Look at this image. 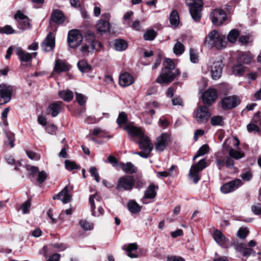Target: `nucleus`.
Masks as SVG:
<instances>
[{
    "label": "nucleus",
    "mask_w": 261,
    "mask_h": 261,
    "mask_svg": "<svg viewBox=\"0 0 261 261\" xmlns=\"http://www.w3.org/2000/svg\"><path fill=\"white\" fill-rule=\"evenodd\" d=\"M163 69H167L169 70H175V64L173 61L170 59H166L164 62V68Z\"/></svg>",
    "instance_id": "a18cd8bd"
},
{
    "label": "nucleus",
    "mask_w": 261,
    "mask_h": 261,
    "mask_svg": "<svg viewBox=\"0 0 261 261\" xmlns=\"http://www.w3.org/2000/svg\"><path fill=\"white\" fill-rule=\"evenodd\" d=\"M216 164L219 170H221L222 168L225 165V162L224 160L221 159H217L216 161Z\"/></svg>",
    "instance_id": "338daca9"
},
{
    "label": "nucleus",
    "mask_w": 261,
    "mask_h": 261,
    "mask_svg": "<svg viewBox=\"0 0 261 261\" xmlns=\"http://www.w3.org/2000/svg\"><path fill=\"white\" fill-rule=\"evenodd\" d=\"M134 82V77L127 72H125L120 75L119 84L122 87L128 86L132 85Z\"/></svg>",
    "instance_id": "412c9836"
},
{
    "label": "nucleus",
    "mask_w": 261,
    "mask_h": 261,
    "mask_svg": "<svg viewBox=\"0 0 261 261\" xmlns=\"http://www.w3.org/2000/svg\"><path fill=\"white\" fill-rule=\"evenodd\" d=\"M252 212L256 215H261V205L259 204L252 206Z\"/></svg>",
    "instance_id": "e2e57ef3"
},
{
    "label": "nucleus",
    "mask_w": 261,
    "mask_h": 261,
    "mask_svg": "<svg viewBox=\"0 0 261 261\" xmlns=\"http://www.w3.org/2000/svg\"><path fill=\"white\" fill-rule=\"evenodd\" d=\"M170 142V134L168 133H163L156 138L155 148L157 151H162L165 149Z\"/></svg>",
    "instance_id": "9d476101"
},
{
    "label": "nucleus",
    "mask_w": 261,
    "mask_h": 261,
    "mask_svg": "<svg viewBox=\"0 0 261 261\" xmlns=\"http://www.w3.org/2000/svg\"><path fill=\"white\" fill-rule=\"evenodd\" d=\"M184 45L180 42H177L174 46L173 52L176 55H181L184 51Z\"/></svg>",
    "instance_id": "ea45409f"
},
{
    "label": "nucleus",
    "mask_w": 261,
    "mask_h": 261,
    "mask_svg": "<svg viewBox=\"0 0 261 261\" xmlns=\"http://www.w3.org/2000/svg\"><path fill=\"white\" fill-rule=\"evenodd\" d=\"M70 69V65L65 61L61 59H56L55 61L54 71L56 73H59L68 71Z\"/></svg>",
    "instance_id": "6ab92c4d"
},
{
    "label": "nucleus",
    "mask_w": 261,
    "mask_h": 261,
    "mask_svg": "<svg viewBox=\"0 0 261 261\" xmlns=\"http://www.w3.org/2000/svg\"><path fill=\"white\" fill-rule=\"evenodd\" d=\"M15 19L18 22V27L22 30L31 28V23L29 18L20 11H18L15 14Z\"/></svg>",
    "instance_id": "ddd939ff"
},
{
    "label": "nucleus",
    "mask_w": 261,
    "mask_h": 261,
    "mask_svg": "<svg viewBox=\"0 0 261 261\" xmlns=\"http://www.w3.org/2000/svg\"><path fill=\"white\" fill-rule=\"evenodd\" d=\"M55 45V36L51 32L49 33L41 44V48L44 51L52 50Z\"/></svg>",
    "instance_id": "dca6fc26"
},
{
    "label": "nucleus",
    "mask_w": 261,
    "mask_h": 261,
    "mask_svg": "<svg viewBox=\"0 0 261 261\" xmlns=\"http://www.w3.org/2000/svg\"><path fill=\"white\" fill-rule=\"evenodd\" d=\"M206 167V163L204 159L200 160L197 164L192 166L189 172V176L194 183H197L200 180L199 172Z\"/></svg>",
    "instance_id": "0eeeda50"
},
{
    "label": "nucleus",
    "mask_w": 261,
    "mask_h": 261,
    "mask_svg": "<svg viewBox=\"0 0 261 261\" xmlns=\"http://www.w3.org/2000/svg\"><path fill=\"white\" fill-rule=\"evenodd\" d=\"M26 153L28 156L32 160L34 161H38L40 159V155L39 154H37L36 152L33 151L27 150Z\"/></svg>",
    "instance_id": "864d4df0"
},
{
    "label": "nucleus",
    "mask_w": 261,
    "mask_h": 261,
    "mask_svg": "<svg viewBox=\"0 0 261 261\" xmlns=\"http://www.w3.org/2000/svg\"><path fill=\"white\" fill-rule=\"evenodd\" d=\"M228 152L229 155L236 160H239L244 156L243 152L237 151L231 147L228 149Z\"/></svg>",
    "instance_id": "72a5a7b5"
},
{
    "label": "nucleus",
    "mask_w": 261,
    "mask_h": 261,
    "mask_svg": "<svg viewBox=\"0 0 261 261\" xmlns=\"http://www.w3.org/2000/svg\"><path fill=\"white\" fill-rule=\"evenodd\" d=\"M245 71V67L242 64H237L232 67V72L236 75H241Z\"/></svg>",
    "instance_id": "58836bf2"
},
{
    "label": "nucleus",
    "mask_w": 261,
    "mask_h": 261,
    "mask_svg": "<svg viewBox=\"0 0 261 261\" xmlns=\"http://www.w3.org/2000/svg\"><path fill=\"white\" fill-rule=\"evenodd\" d=\"M225 165L227 167L231 168L233 167L234 161L232 158L229 156H226L225 158Z\"/></svg>",
    "instance_id": "680f3d73"
},
{
    "label": "nucleus",
    "mask_w": 261,
    "mask_h": 261,
    "mask_svg": "<svg viewBox=\"0 0 261 261\" xmlns=\"http://www.w3.org/2000/svg\"><path fill=\"white\" fill-rule=\"evenodd\" d=\"M190 57L191 61L193 63H197L198 61V55L196 50L193 48L190 49Z\"/></svg>",
    "instance_id": "3c124183"
},
{
    "label": "nucleus",
    "mask_w": 261,
    "mask_h": 261,
    "mask_svg": "<svg viewBox=\"0 0 261 261\" xmlns=\"http://www.w3.org/2000/svg\"><path fill=\"white\" fill-rule=\"evenodd\" d=\"M47 177V174L44 171H39L37 175V181L42 184L43 182Z\"/></svg>",
    "instance_id": "8fccbe9b"
},
{
    "label": "nucleus",
    "mask_w": 261,
    "mask_h": 261,
    "mask_svg": "<svg viewBox=\"0 0 261 261\" xmlns=\"http://www.w3.org/2000/svg\"><path fill=\"white\" fill-rule=\"evenodd\" d=\"M248 232L249 230L247 228L241 227L239 229L237 232V235L239 238L244 239L246 237Z\"/></svg>",
    "instance_id": "603ef678"
},
{
    "label": "nucleus",
    "mask_w": 261,
    "mask_h": 261,
    "mask_svg": "<svg viewBox=\"0 0 261 261\" xmlns=\"http://www.w3.org/2000/svg\"><path fill=\"white\" fill-rule=\"evenodd\" d=\"M75 97L76 101H77L80 105L83 106L85 105L87 100V97L86 96H85L84 95L82 94L76 92Z\"/></svg>",
    "instance_id": "de8ad7c7"
},
{
    "label": "nucleus",
    "mask_w": 261,
    "mask_h": 261,
    "mask_svg": "<svg viewBox=\"0 0 261 261\" xmlns=\"http://www.w3.org/2000/svg\"><path fill=\"white\" fill-rule=\"evenodd\" d=\"M120 166L122 170L127 173L132 174L136 172L137 168L130 162H127L126 164L120 163Z\"/></svg>",
    "instance_id": "c85d7f7f"
},
{
    "label": "nucleus",
    "mask_w": 261,
    "mask_h": 261,
    "mask_svg": "<svg viewBox=\"0 0 261 261\" xmlns=\"http://www.w3.org/2000/svg\"><path fill=\"white\" fill-rule=\"evenodd\" d=\"M83 39V36L79 30H72L69 31L67 41L70 47H78L81 44Z\"/></svg>",
    "instance_id": "1a4fd4ad"
},
{
    "label": "nucleus",
    "mask_w": 261,
    "mask_h": 261,
    "mask_svg": "<svg viewBox=\"0 0 261 261\" xmlns=\"http://www.w3.org/2000/svg\"><path fill=\"white\" fill-rule=\"evenodd\" d=\"M127 42L123 39L116 40L114 44V48L118 51L124 50L127 48Z\"/></svg>",
    "instance_id": "c756f323"
},
{
    "label": "nucleus",
    "mask_w": 261,
    "mask_h": 261,
    "mask_svg": "<svg viewBox=\"0 0 261 261\" xmlns=\"http://www.w3.org/2000/svg\"><path fill=\"white\" fill-rule=\"evenodd\" d=\"M15 53L21 62H28L31 60L30 53L24 51L20 47L16 48Z\"/></svg>",
    "instance_id": "b1692460"
},
{
    "label": "nucleus",
    "mask_w": 261,
    "mask_h": 261,
    "mask_svg": "<svg viewBox=\"0 0 261 261\" xmlns=\"http://www.w3.org/2000/svg\"><path fill=\"white\" fill-rule=\"evenodd\" d=\"M240 35L239 32L236 29L230 31L227 35V39L230 43H234Z\"/></svg>",
    "instance_id": "f704fd0d"
},
{
    "label": "nucleus",
    "mask_w": 261,
    "mask_h": 261,
    "mask_svg": "<svg viewBox=\"0 0 261 261\" xmlns=\"http://www.w3.org/2000/svg\"><path fill=\"white\" fill-rule=\"evenodd\" d=\"M247 130L249 132H258L259 128L256 124L250 123L247 125Z\"/></svg>",
    "instance_id": "0e129e2a"
},
{
    "label": "nucleus",
    "mask_w": 261,
    "mask_h": 261,
    "mask_svg": "<svg viewBox=\"0 0 261 261\" xmlns=\"http://www.w3.org/2000/svg\"><path fill=\"white\" fill-rule=\"evenodd\" d=\"M31 206V202L29 200L26 201L21 206V208L23 211L24 214H27L29 212V208Z\"/></svg>",
    "instance_id": "6e6d98bb"
},
{
    "label": "nucleus",
    "mask_w": 261,
    "mask_h": 261,
    "mask_svg": "<svg viewBox=\"0 0 261 261\" xmlns=\"http://www.w3.org/2000/svg\"><path fill=\"white\" fill-rule=\"evenodd\" d=\"M179 73L178 69L174 70L162 69L160 75L156 80V82L160 84H169L173 81L179 74Z\"/></svg>",
    "instance_id": "39448f33"
},
{
    "label": "nucleus",
    "mask_w": 261,
    "mask_h": 261,
    "mask_svg": "<svg viewBox=\"0 0 261 261\" xmlns=\"http://www.w3.org/2000/svg\"><path fill=\"white\" fill-rule=\"evenodd\" d=\"M124 129L131 136L138 137V144L140 149L151 152L153 148V144L151 143L150 139L145 135L140 128L131 125H127L125 126Z\"/></svg>",
    "instance_id": "f257e3e1"
},
{
    "label": "nucleus",
    "mask_w": 261,
    "mask_h": 261,
    "mask_svg": "<svg viewBox=\"0 0 261 261\" xmlns=\"http://www.w3.org/2000/svg\"><path fill=\"white\" fill-rule=\"evenodd\" d=\"M167 261H185V260L180 256H171L168 257Z\"/></svg>",
    "instance_id": "774afa93"
},
{
    "label": "nucleus",
    "mask_w": 261,
    "mask_h": 261,
    "mask_svg": "<svg viewBox=\"0 0 261 261\" xmlns=\"http://www.w3.org/2000/svg\"><path fill=\"white\" fill-rule=\"evenodd\" d=\"M58 95L60 98L65 101H70L73 97V92L69 90L60 91L58 92Z\"/></svg>",
    "instance_id": "cd10ccee"
},
{
    "label": "nucleus",
    "mask_w": 261,
    "mask_h": 261,
    "mask_svg": "<svg viewBox=\"0 0 261 261\" xmlns=\"http://www.w3.org/2000/svg\"><path fill=\"white\" fill-rule=\"evenodd\" d=\"M51 246L59 251H64L67 248V246L63 243H55L51 245Z\"/></svg>",
    "instance_id": "bf43d9fd"
},
{
    "label": "nucleus",
    "mask_w": 261,
    "mask_h": 261,
    "mask_svg": "<svg viewBox=\"0 0 261 261\" xmlns=\"http://www.w3.org/2000/svg\"><path fill=\"white\" fill-rule=\"evenodd\" d=\"M239 97L236 96H228L224 98L221 101V106L224 110L231 109L240 103Z\"/></svg>",
    "instance_id": "4468645a"
},
{
    "label": "nucleus",
    "mask_w": 261,
    "mask_h": 261,
    "mask_svg": "<svg viewBox=\"0 0 261 261\" xmlns=\"http://www.w3.org/2000/svg\"><path fill=\"white\" fill-rule=\"evenodd\" d=\"M169 124V122L166 118L162 117L159 119V125L160 127L165 128Z\"/></svg>",
    "instance_id": "4d7b16f0"
},
{
    "label": "nucleus",
    "mask_w": 261,
    "mask_h": 261,
    "mask_svg": "<svg viewBox=\"0 0 261 261\" xmlns=\"http://www.w3.org/2000/svg\"><path fill=\"white\" fill-rule=\"evenodd\" d=\"M241 185V180L240 179H235L228 182L221 188V191L222 193L227 194L231 192L238 189Z\"/></svg>",
    "instance_id": "a211bd4d"
},
{
    "label": "nucleus",
    "mask_w": 261,
    "mask_h": 261,
    "mask_svg": "<svg viewBox=\"0 0 261 261\" xmlns=\"http://www.w3.org/2000/svg\"><path fill=\"white\" fill-rule=\"evenodd\" d=\"M63 103L61 101L54 102L48 108V114H51L54 117H56L60 113Z\"/></svg>",
    "instance_id": "aec40b11"
},
{
    "label": "nucleus",
    "mask_w": 261,
    "mask_h": 261,
    "mask_svg": "<svg viewBox=\"0 0 261 261\" xmlns=\"http://www.w3.org/2000/svg\"><path fill=\"white\" fill-rule=\"evenodd\" d=\"M211 18L214 24L219 25L226 19V14L223 10L216 9L211 12Z\"/></svg>",
    "instance_id": "9b49d317"
},
{
    "label": "nucleus",
    "mask_w": 261,
    "mask_h": 261,
    "mask_svg": "<svg viewBox=\"0 0 261 261\" xmlns=\"http://www.w3.org/2000/svg\"><path fill=\"white\" fill-rule=\"evenodd\" d=\"M239 60L245 64L249 63L251 60V56L247 55H243L240 57Z\"/></svg>",
    "instance_id": "13d9d810"
},
{
    "label": "nucleus",
    "mask_w": 261,
    "mask_h": 261,
    "mask_svg": "<svg viewBox=\"0 0 261 261\" xmlns=\"http://www.w3.org/2000/svg\"><path fill=\"white\" fill-rule=\"evenodd\" d=\"M12 88L10 86L0 85V105L8 102L11 98Z\"/></svg>",
    "instance_id": "f8f14e48"
},
{
    "label": "nucleus",
    "mask_w": 261,
    "mask_h": 261,
    "mask_svg": "<svg viewBox=\"0 0 261 261\" xmlns=\"http://www.w3.org/2000/svg\"><path fill=\"white\" fill-rule=\"evenodd\" d=\"M27 170L33 176H34L36 173H38L39 172V169L37 167L29 165L27 166Z\"/></svg>",
    "instance_id": "052dcab7"
},
{
    "label": "nucleus",
    "mask_w": 261,
    "mask_h": 261,
    "mask_svg": "<svg viewBox=\"0 0 261 261\" xmlns=\"http://www.w3.org/2000/svg\"><path fill=\"white\" fill-rule=\"evenodd\" d=\"M80 225L81 227L85 230H90L93 228V224L85 220H82L80 221Z\"/></svg>",
    "instance_id": "79ce46f5"
},
{
    "label": "nucleus",
    "mask_w": 261,
    "mask_h": 261,
    "mask_svg": "<svg viewBox=\"0 0 261 261\" xmlns=\"http://www.w3.org/2000/svg\"><path fill=\"white\" fill-rule=\"evenodd\" d=\"M209 151V147L207 144L203 145L198 150L196 154L193 157V160H196L197 158L202 156L207 153Z\"/></svg>",
    "instance_id": "e433bc0d"
},
{
    "label": "nucleus",
    "mask_w": 261,
    "mask_h": 261,
    "mask_svg": "<svg viewBox=\"0 0 261 261\" xmlns=\"http://www.w3.org/2000/svg\"><path fill=\"white\" fill-rule=\"evenodd\" d=\"M186 5L189 7L190 13L195 21H199L201 18V11L203 6L201 0H186Z\"/></svg>",
    "instance_id": "20e7f679"
},
{
    "label": "nucleus",
    "mask_w": 261,
    "mask_h": 261,
    "mask_svg": "<svg viewBox=\"0 0 261 261\" xmlns=\"http://www.w3.org/2000/svg\"><path fill=\"white\" fill-rule=\"evenodd\" d=\"M134 184L135 180L133 176H122L118 180L116 189L119 191L131 190Z\"/></svg>",
    "instance_id": "423d86ee"
},
{
    "label": "nucleus",
    "mask_w": 261,
    "mask_h": 261,
    "mask_svg": "<svg viewBox=\"0 0 261 261\" xmlns=\"http://www.w3.org/2000/svg\"><path fill=\"white\" fill-rule=\"evenodd\" d=\"M65 167L67 170H72L79 168V166L75 162L69 160H66L65 162Z\"/></svg>",
    "instance_id": "09e8293b"
},
{
    "label": "nucleus",
    "mask_w": 261,
    "mask_h": 261,
    "mask_svg": "<svg viewBox=\"0 0 261 261\" xmlns=\"http://www.w3.org/2000/svg\"><path fill=\"white\" fill-rule=\"evenodd\" d=\"M213 237L216 243L222 246H224L228 242V239L226 238L223 233L218 229L214 231Z\"/></svg>",
    "instance_id": "4be33fe9"
},
{
    "label": "nucleus",
    "mask_w": 261,
    "mask_h": 261,
    "mask_svg": "<svg viewBox=\"0 0 261 261\" xmlns=\"http://www.w3.org/2000/svg\"><path fill=\"white\" fill-rule=\"evenodd\" d=\"M156 35V32L153 30H147L144 34V38L145 40H153Z\"/></svg>",
    "instance_id": "a19ab883"
},
{
    "label": "nucleus",
    "mask_w": 261,
    "mask_h": 261,
    "mask_svg": "<svg viewBox=\"0 0 261 261\" xmlns=\"http://www.w3.org/2000/svg\"><path fill=\"white\" fill-rule=\"evenodd\" d=\"M47 132L51 135H55L57 130V126L53 124H48L46 127Z\"/></svg>",
    "instance_id": "5fc2aeb1"
},
{
    "label": "nucleus",
    "mask_w": 261,
    "mask_h": 261,
    "mask_svg": "<svg viewBox=\"0 0 261 261\" xmlns=\"http://www.w3.org/2000/svg\"><path fill=\"white\" fill-rule=\"evenodd\" d=\"M59 200L62 201L64 203H66L70 201L71 199V195L68 193V189L67 187H65L59 193Z\"/></svg>",
    "instance_id": "bb28decb"
},
{
    "label": "nucleus",
    "mask_w": 261,
    "mask_h": 261,
    "mask_svg": "<svg viewBox=\"0 0 261 261\" xmlns=\"http://www.w3.org/2000/svg\"><path fill=\"white\" fill-rule=\"evenodd\" d=\"M205 45L209 48L215 47L220 49L224 48L227 45L225 36L216 30H213L206 37Z\"/></svg>",
    "instance_id": "7ed1b4c3"
},
{
    "label": "nucleus",
    "mask_w": 261,
    "mask_h": 261,
    "mask_svg": "<svg viewBox=\"0 0 261 261\" xmlns=\"http://www.w3.org/2000/svg\"><path fill=\"white\" fill-rule=\"evenodd\" d=\"M77 67L82 72H87L91 69L90 65L88 64L85 60H81L77 63Z\"/></svg>",
    "instance_id": "473e14b6"
},
{
    "label": "nucleus",
    "mask_w": 261,
    "mask_h": 261,
    "mask_svg": "<svg viewBox=\"0 0 261 261\" xmlns=\"http://www.w3.org/2000/svg\"><path fill=\"white\" fill-rule=\"evenodd\" d=\"M223 64L221 60L214 62L210 66L212 78L217 80L220 78L222 74Z\"/></svg>",
    "instance_id": "2eb2a0df"
},
{
    "label": "nucleus",
    "mask_w": 261,
    "mask_h": 261,
    "mask_svg": "<svg viewBox=\"0 0 261 261\" xmlns=\"http://www.w3.org/2000/svg\"><path fill=\"white\" fill-rule=\"evenodd\" d=\"M97 31L101 33H106L110 29V24L108 21L100 20L96 25Z\"/></svg>",
    "instance_id": "a878e982"
},
{
    "label": "nucleus",
    "mask_w": 261,
    "mask_h": 261,
    "mask_svg": "<svg viewBox=\"0 0 261 261\" xmlns=\"http://www.w3.org/2000/svg\"><path fill=\"white\" fill-rule=\"evenodd\" d=\"M52 20L58 24H62L65 21V16L59 10H55L51 14Z\"/></svg>",
    "instance_id": "5701e85b"
},
{
    "label": "nucleus",
    "mask_w": 261,
    "mask_h": 261,
    "mask_svg": "<svg viewBox=\"0 0 261 261\" xmlns=\"http://www.w3.org/2000/svg\"><path fill=\"white\" fill-rule=\"evenodd\" d=\"M217 97L216 90L214 89H209L202 95L203 102L205 105L210 106L215 101Z\"/></svg>",
    "instance_id": "f3484780"
},
{
    "label": "nucleus",
    "mask_w": 261,
    "mask_h": 261,
    "mask_svg": "<svg viewBox=\"0 0 261 261\" xmlns=\"http://www.w3.org/2000/svg\"><path fill=\"white\" fill-rule=\"evenodd\" d=\"M158 187L153 184H150L144 193V198L147 199H153L156 195V190Z\"/></svg>",
    "instance_id": "393cba45"
},
{
    "label": "nucleus",
    "mask_w": 261,
    "mask_h": 261,
    "mask_svg": "<svg viewBox=\"0 0 261 261\" xmlns=\"http://www.w3.org/2000/svg\"><path fill=\"white\" fill-rule=\"evenodd\" d=\"M129 211L132 213H137L141 211V207L134 201H130L127 204Z\"/></svg>",
    "instance_id": "c9c22d12"
},
{
    "label": "nucleus",
    "mask_w": 261,
    "mask_h": 261,
    "mask_svg": "<svg viewBox=\"0 0 261 261\" xmlns=\"http://www.w3.org/2000/svg\"><path fill=\"white\" fill-rule=\"evenodd\" d=\"M137 249L138 245L137 243L129 244L126 249V251L127 252V256L130 258H137L138 257L137 254L133 252Z\"/></svg>",
    "instance_id": "7c9ffc66"
},
{
    "label": "nucleus",
    "mask_w": 261,
    "mask_h": 261,
    "mask_svg": "<svg viewBox=\"0 0 261 261\" xmlns=\"http://www.w3.org/2000/svg\"><path fill=\"white\" fill-rule=\"evenodd\" d=\"M194 119L199 123H205L211 116L207 108L204 106H198L193 114Z\"/></svg>",
    "instance_id": "6e6552de"
},
{
    "label": "nucleus",
    "mask_w": 261,
    "mask_h": 261,
    "mask_svg": "<svg viewBox=\"0 0 261 261\" xmlns=\"http://www.w3.org/2000/svg\"><path fill=\"white\" fill-rule=\"evenodd\" d=\"M15 33V31L13 28L8 25H5L3 27H0V33L5 34H12Z\"/></svg>",
    "instance_id": "49530a36"
},
{
    "label": "nucleus",
    "mask_w": 261,
    "mask_h": 261,
    "mask_svg": "<svg viewBox=\"0 0 261 261\" xmlns=\"http://www.w3.org/2000/svg\"><path fill=\"white\" fill-rule=\"evenodd\" d=\"M172 105L174 106H182V101L179 97H175L172 99Z\"/></svg>",
    "instance_id": "69168bd1"
},
{
    "label": "nucleus",
    "mask_w": 261,
    "mask_h": 261,
    "mask_svg": "<svg viewBox=\"0 0 261 261\" xmlns=\"http://www.w3.org/2000/svg\"><path fill=\"white\" fill-rule=\"evenodd\" d=\"M94 199L97 201H100V199H101V197L97 193H95V194H92L90 196L89 199V201L91 205V208L92 210H93L94 208H95L94 200Z\"/></svg>",
    "instance_id": "37998d69"
},
{
    "label": "nucleus",
    "mask_w": 261,
    "mask_h": 261,
    "mask_svg": "<svg viewBox=\"0 0 261 261\" xmlns=\"http://www.w3.org/2000/svg\"><path fill=\"white\" fill-rule=\"evenodd\" d=\"M85 43L80 49L83 56L92 54L101 47V43L96 40L95 34L91 31H88L85 33Z\"/></svg>",
    "instance_id": "f03ea898"
},
{
    "label": "nucleus",
    "mask_w": 261,
    "mask_h": 261,
    "mask_svg": "<svg viewBox=\"0 0 261 261\" xmlns=\"http://www.w3.org/2000/svg\"><path fill=\"white\" fill-rule=\"evenodd\" d=\"M211 123L213 126H222L224 124L223 118L221 116H213L211 119Z\"/></svg>",
    "instance_id": "4c0bfd02"
},
{
    "label": "nucleus",
    "mask_w": 261,
    "mask_h": 261,
    "mask_svg": "<svg viewBox=\"0 0 261 261\" xmlns=\"http://www.w3.org/2000/svg\"><path fill=\"white\" fill-rule=\"evenodd\" d=\"M127 120V117L126 114L124 112H121L117 119V122L118 124L120 126L122 124L126 123Z\"/></svg>",
    "instance_id": "c03bdc74"
},
{
    "label": "nucleus",
    "mask_w": 261,
    "mask_h": 261,
    "mask_svg": "<svg viewBox=\"0 0 261 261\" xmlns=\"http://www.w3.org/2000/svg\"><path fill=\"white\" fill-rule=\"evenodd\" d=\"M170 22L174 27H177L179 23V17L178 14L176 10H173L170 14L169 17Z\"/></svg>",
    "instance_id": "2f4dec72"
}]
</instances>
